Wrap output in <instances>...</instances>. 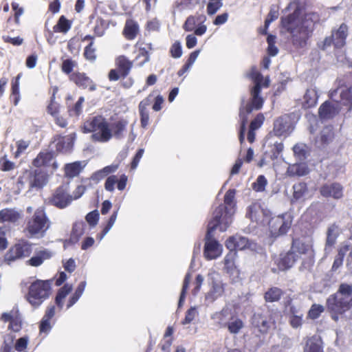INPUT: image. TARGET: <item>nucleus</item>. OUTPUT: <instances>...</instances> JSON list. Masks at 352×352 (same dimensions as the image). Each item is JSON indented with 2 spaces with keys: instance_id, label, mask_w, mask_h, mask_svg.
Instances as JSON below:
<instances>
[{
  "instance_id": "nucleus-1",
  "label": "nucleus",
  "mask_w": 352,
  "mask_h": 352,
  "mask_svg": "<svg viewBox=\"0 0 352 352\" xmlns=\"http://www.w3.org/2000/svg\"><path fill=\"white\" fill-rule=\"evenodd\" d=\"M319 20L317 13L307 12L302 14L296 8L293 14L282 19V25L291 34L293 44L298 47H303Z\"/></svg>"
},
{
  "instance_id": "nucleus-2",
  "label": "nucleus",
  "mask_w": 352,
  "mask_h": 352,
  "mask_svg": "<svg viewBox=\"0 0 352 352\" xmlns=\"http://www.w3.org/2000/svg\"><path fill=\"white\" fill-rule=\"evenodd\" d=\"M128 122L126 120H118L110 126L107 120L102 116H94L84 122L82 126L83 133H92L91 139L94 142L104 143L109 142L112 137L121 139Z\"/></svg>"
},
{
  "instance_id": "nucleus-3",
  "label": "nucleus",
  "mask_w": 352,
  "mask_h": 352,
  "mask_svg": "<svg viewBox=\"0 0 352 352\" xmlns=\"http://www.w3.org/2000/svg\"><path fill=\"white\" fill-rule=\"evenodd\" d=\"M248 76L254 81L255 85L251 89V103L247 104L245 107L241 106L240 108L239 117L241 119V127L239 131V141L241 144L245 140V126L248 122L247 115L252 113L254 109H260L263 104V99L260 96L261 89V84L263 81L262 74L258 72L256 68L253 67Z\"/></svg>"
},
{
  "instance_id": "nucleus-4",
  "label": "nucleus",
  "mask_w": 352,
  "mask_h": 352,
  "mask_svg": "<svg viewBox=\"0 0 352 352\" xmlns=\"http://www.w3.org/2000/svg\"><path fill=\"white\" fill-rule=\"evenodd\" d=\"M248 76L254 81L255 85L251 89V103L247 104L245 107L241 106L240 108L239 117L241 119V127L239 131V141L241 144L245 140V126L248 122L247 115L252 113L254 109H260L263 104V99L260 96L261 89V84L263 81L262 74L258 72L256 68L253 67Z\"/></svg>"
},
{
  "instance_id": "nucleus-5",
  "label": "nucleus",
  "mask_w": 352,
  "mask_h": 352,
  "mask_svg": "<svg viewBox=\"0 0 352 352\" xmlns=\"http://www.w3.org/2000/svg\"><path fill=\"white\" fill-rule=\"evenodd\" d=\"M248 76L254 81L255 85L251 89V103L247 104L245 107L241 106L240 108L239 117L241 119V127L239 131V141L241 144L245 140V126L248 122L247 115L252 113L254 109H260L263 104V99L260 96L261 89V84L263 81L262 74L258 72L256 68L253 67Z\"/></svg>"
},
{
  "instance_id": "nucleus-6",
  "label": "nucleus",
  "mask_w": 352,
  "mask_h": 352,
  "mask_svg": "<svg viewBox=\"0 0 352 352\" xmlns=\"http://www.w3.org/2000/svg\"><path fill=\"white\" fill-rule=\"evenodd\" d=\"M327 310L333 320L338 321L342 315L352 307V285L341 283L338 291L327 299Z\"/></svg>"
},
{
  "instance_id": "nucleus-7",
  "label": "nucleus",
  "mask_w": 352,
  "mask_h": 352,
  "mask_svg": "<svg viewBox=\"0 0 352 352\" xmlns=\"http://www.w3.org/2000/svg\"><path fill=\"white\" fill-rule=\"evenodd\" d=\"M236 190L230 189L224 196V205H219L212 213V221L220 223V231L224 232L232 223L234 213Z\"/></svg>"
},
{
  "instance_id": "nucleus-8",
  "label": "nucleus",
  "mask_w": 352,
  "mask_h": 352,
  "mask_svg": "<svg viewBox=\"0 0 352 352\" xmlns=\"http://www.w3.org/2000/svg\"><path fill=\"white\" fill-rule=\"evenodd\" d=\"M50 227L43 207L38 208L28 221L26 230L32 237L41 238Z\"/></svg>"
},
{
  "instance_id": "nucleus-9",
  "label": "nucleus",
  "mask_w": 352,
  "mask_h": 352,
  "mask_svg": "<svg viewBox=\"0 0 352 352\" xmlns=\"http://www.w3.org/2000/svg\"><path fill=\"white\" fill-rule=\"evenodd\" d=\"M50 289V281L37 280L30 285L26 300L33 307L37 308L49 298Z\"/></svg>"
},
{
  "instance_id": "nucleus-10",
  "label": "nucleus",
  "mask_w": 352,
  "mask_h": 352,
  "mask_svg": "<svg viewBox=\"0 0 352 352\" xmlns=\"http://www.w3.org/2000/svg\"><path fill=\"white\" fill-rule=\"evenodd\" d=\"M220 229V223L210 220L208 225L207 233L206 235V242L204 245V254L208 260L215 259L219 257L222 252V246L212 238V232L217 228Z\"/></svg>"
},
{
  "instance_id": "nucleus-11",
  "label": "nucleus",
  "mask_w": 352,
  "mask_h": 352,
  "mask_svg": "<svg viewBox=\"0 0 352 352\" xmlns=\"http://www.w3.org/2000/svg\"><path fill=\"white\" fill-rule=\"evenodd\" d=\"M348 36V27L342 23L338 29H333L331 31V35L326 37L324 41L319 44V47L322 50H326L331 45L336 48L340 49L346 44V39Z\"/></svg>"
},
{
  "instance_id": "nucleus-12",
  "label": "nucleus",
  "mask_w": 352,
  "mask_h": 352,
  "mask_svg": "<svg viewBox=\"0 0 352 352\" xmlns=\"http://www.w3.org/2000/svg\"><path fill=\"white\" fill-rule=\"evenodd\" d=\"M292 217L289 214L274 217L269 221V229L272 236L278 237L285 234L291 228Z\"/></svg>"
},
{
  "instance_id": "nucleus-13",
  "label": "nucleus",
  "mask_w": 352,
  "mask_h": 352,
  "mask_svg": "<svg viewBox=\"0 0 352 352\" xmlns=\"http://www.w3.org/2000/svg\"><path fill=\"white\" fill-rule=\"evenodd\" d=\"M209 277L211 280L212 287L210 292L207 293L206 298L212 302L223 294L224 284L220 279L219 274L215 272H210Z\"/></svg>"
},
{
  "instance_id": "nucleus-14",
  "label": "nucleus",
  "mask_w": 352,
  "mask_h": 352,
  "mask_svg": "<svg viewBox=\"0 0 352 352\" xmlns=\"http://www.w3.org/2000/svg\"><path fill=\"white\" fill-rule=\"evenodd\" d=\"M294 129L290 116L284 115L274 121L273 131L276 136H286L290 134Z\"/></svg>"
},
{
  "instance_id": "nucleus-15",
  "label": "nucleus",
  "mask_w": 352,
  "mask_h": 352,
  "mask_svg": "<svg viewBox=\"0 0 352 352\" xmlns=\"http://www.w3.org/2000/svg\"><path fill=\"white\" fill-rule=\"evenodd\" d=\"M270 214L268 210L262 208L259 204L254 203L249 207L247 214L252 221L264 223L267 221Z\"/></svg>"
},
{
  "instance_id": "nucleus-16",
  "label": "nucleus",
  "mask_w": 352,
  "mask_h": 352,
  "mask_svg": "<svg viewBox=\"0 0 352 352\" xmlns=\"http://www.w3.org/2000/svg\"><path fill=\"white\" fill-rule=\"evenodd\" d=\"M298 259L299 256L290 249L287 253L280 254L275 260V263L279 270L283 271L292 267Z\"/></svg>"
},
{
  "instance_id": "nucleus-17",
  "label": "nucleus",
  "mask_w": 352,
  "mask_h": 352,
  "mask_svg": "<svg viewBox=\"0 0 352 352\" xmlns=\"http://www.w3.org/2000/svg\"><path fill=\"white\" fill-rule=\"evenodd\" d=\"M72 200V197L67 194L65 188L61 186L57 188L56 192L50 198V202L54 206L63 208L66 207Z\"/></svg>"
},
{
  "instance_id": "nucleus-18",
  "label": "nucleus",
  "mask_w": 352,
  "mask_h": 352,
  "mask_svg": "<svg viewBox=\"0 0 352 352\" xmlns=\"http://www.w3.org/2000/svg\"><path fill=\"white\" fill-rule=\"evenodd\" d=\"M333 102H325L319 108L318 113L322 119H329L338 114L340 110L338 101L333 100Z\"/></svg>"
},
{
  "instance_id": "nucleus-19",
  "label": "nucleus",
  "mask_w": 352,
  "mask_h": 352,
  "mask_svg": "<svg viewBox=\"0 0 352 352\" xmlns=\"http://www.w3.org/2000/svg\"><path fill=\"white\" fill-rule=\"evenodd\" d=\"M337 94H340L341 101L344 104H351L349 110L352 109V86H341L330 92V98L335 100Z\"/></svg>"
},
{
  "instance_id": "nucleus-20",
  "label": "nucleus",
  "mask_w": 352,
  "mask_h": 352,
  "mask_svg": "<svg viewBox=\"0 0 352 352\" xmlns=\"http://www.w3.org/2000/svg\"><path fill=\"white\" fill-rule=\"evenodd\" d=\"M320 194L325 197L340 199L342 197V188L338 183L326 184L320 189Z\"/></svg>"
},
{
  "instance_id": "nucleus-21",
  "label": "nucleus",
  "mask_w": 352,
  "mask_h": 352,
  "mask_svg": "<svg viewBox=\"0 0 352 352\" xmlns=\"http://www.w3.org/2000/svg\"><path fill=\"white\" fill-rule=\"evenodd\" d=\"M71 80L76 85L82 89H89V91H94L96 89L94 82L87 76L84 73H76L71 76Z\"/></svg>"
},
{
  "instance_id": "nucleus-22",
  "label": "nucleus",
  "mask_w": 352,
  "mask_h": 352,
  "mask_svg": "<svg viewBox=\"0 0 352 352\" xmlns=\"http://www.w3.org/2000/svg\"><path fill=\"white\" fill-rule=\"evenodd\" d=\"M76 138V133H72L65 136H58L56 139V149L63 153H66L72 149Z\"/></svg>"
},
{
  "instance_id": "nucleus-23",
  "label": "nucleus",
  "mask_w": 352,
  "mask_h": 352,
  "mask_svg": "<svg viewBox=\"0 0 352 352\" xmlns=\"http://www.w3.org/2000/svg\"><path fill=\"white\" fill-rule=\"evenodd\" d=\"M291 250L294 254H297L299 258L302 255L310 256L312 254L311 245L299 239L293 240Z\"/></svg>"
},
{
  "instance_id": "nucleus-24",
  "label": "nucleus",
  "mask_w": 352,
  "mask_h": 352,
  "mask_svg": "<svg viewBox=\"0 0 352 352\" xmlns=\"http://www.w3.org/2000/svg\"><path fill=\"white\" fill-rule=\"evenodd\" d=\"M310 197L309 191L307 184L304 182H299L293 186V201H304Z\"/></svg>"
},
{
  "instance_id": "nucleus-25",
  "label": "nucleus",
  "mask_w": 352,
  "mask_h": 352,
  "mask_svg": "<svg viewBox=\"0 0 352 352\" xmlns=\"http://www.w3.org/2000/svg\"><path fill=\"white\" fill-rule=\"evenodd\" d=\"M21 217V212L14 208H4L0 211V222L1 223H15Z\"/></svg>"
},
{
  "instance_id": "nucleus-26",
  "label": "nucleus",
  "mask_w": 352,
  "mask_h": 352,
  "mask_svg": "<svg viewBox=\"0 0 352 352\" xmlns=\"http://www.w3.org/2000/svg\"><path fill=\"white\" fill-rule=\"evenodd\" d=\"M340 233V229L336 224L333 223L328 227L327 230L325 251L331 250V248L336 243L337 238Z\"/></svg>"
},
{
  "instance_id": "nucleus-27",
  "label": "nucleus",
  "mask_w": 352,
  "mask_h": 352,
  "mask_svg": "<svg viewBox=\"0 0 352 352\" xmlns=\"http://www.w3.org/2000/svg\"><path fill=\"white\" fill-rule=\"evenodd\" d=\"M252 323L261 333L267 332L271 324V322L265 316L260 314H254Z\"/></svg>"
},
{
  "instance_id": "nucleus-28",
  "label": "nucleus",
  "mask_w": 352,
  "mask_h": 352,
  "mask_svg": "<svg viewBox=\"0 0 352 352\" xmlns=\"http://www.w3.org/2000/svg\"><path fill=\"white\" fill-rule=\"evenodd\" d=\"M47 182L46 175L41 171H31L30 188H42Z\"/></svg>"
},
{
  "instance_id": "nucleus-29",
  "label": "nucleus",
  "mask_w": 352,
  "mask_h": 352,
  "mask_svg": "<svg viewBox=\"0 0 352 352\" xmlns=\"http://www.w3.org/2000/svg\"><path fill=\"white\" fill-rule=\"evenodd\" d=\"M139 32L138 24L132 19L126 21L123 33L127 39H133Z\"/></svg>"
},
{
  "instance_id": "nucleus-30",
  "label": "nucleus",
  "mask_w": 352,
  "mask_h": 352,
  "mask_svg": "<svg viewBox=\"0 0 352 352\" xmlns=\"http://www.w3.org/2000/svg\"><path fill=\"white\" fill-rule=\"evenodd\" d=\"M84 162H75L65 166V175L69 177H74L78 175L85 166Z\"/></svg>"
},
{
  "instance_id": "nucleus-31",
  "label": "nucleus",
  "mask_w": 352,
  "mask_h": 352,
  "mask_svg": "<svg viewBox=\"0 0 352 352\" xmlns=\"http://www.w3.org/2000/svg\"><path fill=\"white\" fill-rule=\"evenodd\" d=\"M304 352H322L321 340L317 337H311L307 340Z\"/></svg>"
},
{
  "instance_id": "nucleus-32",
  "label": "nucleus",
  "mask_w": 352,
  "mask_h": 352,
  "mask_svg": "<svg viewBox=\"0 0 352 352\" xmlns=\"http://www.w3.org/2000/svg\"><path fill=\"white\" fill-rule=\"evenodd\" d=\"M118 164H111L107 166H105L104 168L95 172L91 175V179L94 181L98 182L103 179L107 175L113 173L116 171L118 169Z\"/></svg>"
},
{
  "instance_id": "nucleus-33",
  "label": "nucleus",
  "mask_w": 352,
  "mask_h": 352,
  "mask_svg": "<svg viewBox=\"0 0 352 352\" xmlns=\"http://www.w3.org/2000/svg\"><path fill=\"white\" fill-rule=\"evenodd\" d=\"M230 310L223 308L221 311L216 312L212 316V319L218 322L221 327H225L230 320Z\"/></svg>"
},
{
  "instance_id": "nucleus-34",
  "label": "nucleus",
  "mask_w": 352,
  "mask_h": 352,
  "mask_svg": "<svg viewBox=\"0 0 352 352\" xmlns=\"http://www.w3.org/2000/svg\"><path fill=\"white\" fill-rule=\"evenodd\" d=\"M53 154L50 152H41L40 153L36 159L33 161V164L39 167L41 166H49L53 161Z\"/></svg>"
},
{
  "instance_id": "nucleus-35",
  "label": "nucleus",
  "mask_w": 352,
  "mask_h": 352,
  "mask_svg": "<svg viewBox=\"0 0 352 352\" xmlns=\"http://www.w3.org/2000/svg\"><path fill=\"white\" fill-rule=\"evenodd\" d=\"M318 98V93L315 89H307L304 96V106L306 108L314 107L317 103Z\"/></svg>"
},
{
  "instance_id": "nucleus-36",
  "label": "nucleus",
  "mask_w": 352,
  "mask_h": 352,
  "mask_svg": "<svg viewBox=\"0 0 352 352\" xmlns=\"http://www.w3.org/2000/svg\"><path fill=\"white\" fill-rule=\"evenodd\" d=\"M150 104V100L147 98L142 102L139 104V111L140 114L141 125L142 127H146L148 124L149 114L146 107Z\"/></svg>"
},
{
  "instance_id": "nucleus-37",
  "label": "nucleus",
  "mask_w": 352,
  "mask_h": 352,
  "mask_svg": "<svg viewBox=\"0 0 352 352\" xmlns=\"http://www.w3.org/2000/svg\"><path fill=\"white\" fill-rule=\"evenodd\" d=\"M309 173V169L305 164H294L289 167L287 174L289 176L302 177Z\"/></svg>"
},
{
  "instance_id": "nucleus-38",
  "label": "nucleus",
  "mask_w": 352,
  "mask_h": 352,
  "mask_svg": "<svg viewBox=\"0 0 352 352\" xmlns=\"http://www.w3.org/2000/svg\"><path fill=\"white\" fill-rule=\"evenodd\" d=\"M120 73L123 77H125L129 73L132 63L124 56H120L116 60Z\"/></svg>"
},
{
  "instance_id": "nucleus-39",
  "label": "nucleus",
  "mask_w": 352,
  "mask_h": 352,
  "mask_svg": "<svg viewBox=\"0 0 352 352\" xmlns=\"http://www.w3.org/2000/svg\"><path fill=\"white\" fill-rule=\"evenodd\" d=\"M72 290V285L66 284L61 287L56 295V303L61 309L63 305V299Z\"/></svg>"
},
{
  "instance_id": "nucleus-40",
  "label": "nucleus",
  "mask_w": 352,
  "mask_h": 352,
  "mask_svg": "<svg viewBox=\"0 0 352 352\" xmlns=\"http://www.w3.org/2000/svg\"><path fill=\"white\" fill-rule=\"evenodd\" d=\"M230 333H238L243 327V323L241 320L236 318H231L228 322L226 326Z\"/></svg>"
},
{
  "instance_id": "nucleus-41",
  "label": "nucleus",
  "mask_w": 352,
  "mask_h": 352,
  "mask_svg": "<svg viewBox=\"0 0 352 352\" xmlns=\"http://www.w3.org/2000/svg\"><path fill=\"white\" fill-rule=\"evenodd\" d=\"M71 28L70 22L64 16H61L56 25L53 28L55 32L66 33Z\"/></svg>"
},
{
  "instance_id": "nucleus-42",
  "label": "nucleus",
  "mask_w": 352,
  "mask_h": 352,
  "mask_svg": "<svg viewBox=\"0 0 352 352\" xmlns=\"http://www.w3.org/2000/svg\"><path fill=\"white\" fill-rule=\"evenodd\" d=\"M236 250H245V249H251L253 250L255 244L250 242L248 239L245 236H241L239 235H236Z\"/></svg>"
},
{
  "instance_id": "nucleus-43",
  "label": "nucleus",
  "mask_w": 352,
  "mask_h": 352,
  "mask_svg": "<svg viewBox=\"0 0 352 352\" xmlns=\"http://www.w3.org/2000/svg\"><path fill=\"white\" fill-rule=\"evenodd\" d=\"M84 233V223H76L72 228L71 234L70 241L75 243L78 242L79 238Z\"/></svg>"
},
{
  "instance_id": "nucleus-44",
  "label": "nucleus",
  "mask_w": 352,
  "mask_h": 352,
  "mask_svg": "<svg viewBox=\"0 0 352 352\" xmlns=\"http://www.w3.org/2000/svg\"><path fill=\"white\" fill-rule=\"evenodd\" d=\"M85 287H86L85 281H82L78 285V287L76 288V289L75 291V293L74 294V295L71 297V298L69 300V303L67 305V308L71 307L78 300L80 297L82 296Z\"/></svg>"
},
{
  "instance_id": "nucleus-45",
  "label": "nucleus",
  "mask_w": 352,
  "mask_h": 352,
  "mask_svg": "<svg viewBox=\"0 0 352 352\" xmlns=\"http://www.w3.org/2000/svg\"><path fill=\"white\" fill-rule=\"evenodd\" d=\"M282 295V292L277 287L271 288L265 294V298L268 302L278 301Z\"/></svg>"
},
{
  "instance_id": "nucleus-46",
  "label": "nucleus",
  "mask_w": 352,
  "mask_h": 352,
  "mask_svg": "<svg viewBox=\"0 0 352 352\" xmlns=\"http://www.w3.org/2000/svg\"><path fill=\"white\" fill-rule=\"evenodd\" d=\"M295 155L300 160H303L306 158L308 153L307 147L302 143L296 144L293 148Z\"/></svg>"
},
{
  "instance_id": "nucleus-47",
  "label": "nucleus",
  "mask_w": 352,
  "mask_h": 352,
  "mask_svg": "<svg viewBox=\"0 0 352 352\" xmlns=\"http://www.w3.org/2000/svg\"><path fill=\"white\" fill-rule=\"evenodd\" d=\"M333 138V132L332 127L328 126L324 127L320 133V141L323 144H328Z\"/></svg>"
},
{
  "instance_id": "nucleus-48",
  "label": "nucleus",
  "mask_w": 352,
  "mask_h": 352,
  "mask_svg": "<svg viewBox=\"0 0 352 352\" xmlns=\"http://www.w3.org/2000/svg\"><path fill=\"white\" fill-rule=\"evenodd\" d=\"M222 0H209L207 6L208 14H214L222 7Z\"/></svg>"
},
{
  "instance_id": "nucleus-49",
  "label": "nucleus",
  "mask_w": 352,
  "mask_h": 352,
  "mask_svg": "<svg viewBox=\"0 0 352 352\" xmlns=\"http://www.w3.org/2000/svg\"><path fill=\"white\" fill-rule=\"evenodd\" d=\"M106 28V21L101 18H98L94 28L95 34L98 36H101L104 34Z\"/></svg>"
},
{
  "instance_id": "nucleus-50",
  "label": "nucleus",
  "mask_w": 352,
  "mask_h": 352,
  "mask_svg": "<svg viewBox=\"0 0 352 352\" xmlns=\"http://www.w3.org/2000/svg\"><path fill=\"white\" fill-rule=\"evenodd\" d=\"M190 278H191L190 274L189 273H188L185 276V278L184 280L183 287H182V292H181L179 302H178L179 307H181L183 305V302H184V300L185 298L186 292L188 288Z\"/></svg>"
},
{
  "instance_id": "nucleus-51",
  "label": "nucleus",
  "mask_w": 352,
  "mask_h": 352,
  "mask_svg": "<svg viewBox=\"0 0 352 352\" xmlns=\"http://www.w3.org/2000/svg\"><path fill=\"white\" fill-rule=\"evenodd\" d=\"M324 310L322 305L314 304L308 312V316L311 319L318 318Z\"/></svg>"
},
{
  "instance_id": "nucleus-52",
  "label": "nucleus",
  "mask_w": 352,
  "mask_h": 352,
  "mask_svg": "<svg viewBox=\"0 0 352 352\" xmlns=\"http://www.w3.org/2000/svg\"><path fill=\"white\" fill-rule=\"evenodd\" d=\"M30 179H31V171H25L23 174L19 177L17 184L20 185L21 188L27 186L30 189Z\"/></svg>"
},
{
  "instance_id": "nucleus-53",
  "label": "nucleus",
  "mask_w": 352,
  "mask_h": 352,
  "mask_svg": "<svg viewBox=\"0 0 352 352\" xmlns=\"http://www.w3.org/2000/svg\"><path fill=\"white\" fill-rule=\"evenodd\" d=\"M1 319L5 322H10L11 325L13 324H16V322L19 320L18 312L17 311L12 310L9 313H4L1 316Z\"/></svg>"
},
{
  "instance_id": "nucleus-54",
  "label": "nucleus",
  "mask_w": 352,
  "mask_h": 352,
  "mask_svg": "<svg viewBox=\"0 0 352 352\" xmlns=\"http://www.w3.org/2000/svg\"><path fill=\"white\" fill-rule=\"evenodd\" d=\"M267 185V179L263 175H259L256 181L253 184L252 188L254 190L261 192L265 190Z\"/></svg>"
},
{
  "instance_id": "nucleus-55",
  "label": "nucleus",
  "mask_w": 352,
  "mask_h": 352,
  "mask_svg": "<svg viewBox=\"0 0 352 352\" xmlns=\"http://www.w3.org/2000/svg\"><path fill=\"white\" fill-rule=\"evenodd\" d=\"M84 102V97H80L78 100L76 102L74 107L69 110L70 116H79L82 111V104Z\"/></svg>"
},
{
  "instance_id": "nucleus-56",
  "label": "nucleus",
  "mask_w": 352,
  "mask_h": 352,
  "mask_svg": "<svg viewBox=\"0 0 352 352\" xmlns=\"http://www.w3.org/2000/svg\"><path fill=\"white\" fill-rule=\"evenodd\" d=\"M198 312L195 307H190L186 312V317L182 321L183 324L190 323L197 316Z\"/></svg>"
},
{
  "instance_id": "nucleus-57",
  "label": "nucleus",
  "mask_w": 352,
  "mask_h": 352,
  "mask_svg": "<svg viewBox=\"0 0 352 352\" xmlns=\"http://www.w3.org/2000/svg\"><path fill=\"white\" fill-rule=\"evenodd\" d=\"M197 23L196 17L194 16H190L186 20L183 25V28L187 32H191L195 29Z\"/></svg>"
},
{
  "instance_id": "nucleus-58",
  "label": "nucleus",
  "mask_w": 352,
  "mask_h": 352,
  "mask_svg": "<svg viewBox=\"0 0 352 352\" xmlns=\"http://www.w3.org/2000/svg\"><path fill=\"white\" fill-rule=\"evenodd\" d=\"M19 248L15 245L13 246L10 251L6 254L5 259L8 261H12L16 258H20V255L19 254Z\"/></svg>"
},
{
  "instance_id": "nucleus-59",
  "label": "nucleus",
  "mask_w": 352,
  "mask_h": 352,
  "mask_svg": "<svg viewBox=\"0 0 352 352\" xmlns=\"http://www.w3.org/2000/svg\"><path fill=\"white\" fill-rule=\"evenodd\" d=\"M278 13L276 10H270V13L267 15V19H265V28L261 32L262 34H266V30H267L269 25L270 24V23L272 22L273 21H274L275 19H276L278 18Z\"/></svg>"
},
{
  "instance_id": "nucleus-60",
  "label": "nucleus",
  "mask_w": 352,
  "mask_h": 352,
  "mask_svg": "<svg viewBox=\"0 0 352 352\" xmlns=\"http://www.w3.org/2000/svg\"><path fill=\"white\" fill-rule=\"evenodd\" d=\"M85 218L86 221L91 226H95L98 221L99 213L97 210H94L88 213Z\"/></svg>"
},
{
  "instance_id": "nucleus-61",
  "label": "nucleus",
  "mask_w": 352,
  "mask_h": 352,
  "mask_svg": "<svg viewBox=\"0 0 352 352\" xmlns=\"http://www.w3.org/2000/svg\"><path fill=\"white\" fill-rule=\"evenodd\" d=\"M171 56L175 58H178L182 55V45L179 42H175L170 48Z\"/></svg>"
},
{
  "instance_id": "nucleus-62",
  "label": "nucleus",
  "mask_w": 352,
  "mask_h": 352,
  "mask_svg": "<svg viewBox=\"0 0 352 352\" xmlns=\"http://www.w3.org/2000/svg\"><path fill=\"white\" fill-rule=\"evenodd\" d=\"M76 65V63L71 59L65 60L62 64V71L65 74H69L72 72Z\"/></svg>"
},
{
  "instance_id": "nucleus-63",
  "label": "nucleus",
  "mask_w": 352,
  "mask_h": 352,
  "mask_svg": "<svg viewBox=\"0 0 352 352\" xmlns=\"http://www.w3.org/2000/svg\"><path fill=\"white\" fill-rule=\"evenodd\" d=\"M117 182L118 179L116 175L109 176L105 182L104 188L109 192H113L114 190V186Z\"/></svg>"
},
{
  "instance_id": "nucleus-64",
  "label": "nucleus",
  "mask_w": 352,
  "mask_h": 352,
  "mask_svg": "<svg viewBox=\"0 0 352 352\" xmlns=\"http://www.w3.org/2000/svg\"><path fill=\"white\" fill-rule=\"evenodd\" d=\"M264 119L265 118L263 114H258L256 117L251 122L250 128L254 130L258 129L262 125Z\"/></svg>"
}]
</instances>
